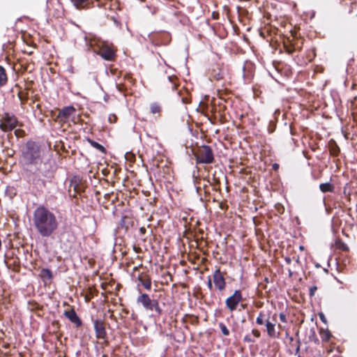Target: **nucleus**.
Here are the masks:
<instances>
[{"label": "nucleus", "mask_w": 357, "mask_h": 357, "mask_svg": "<svg viewBox=\"0 0 357 357\" xmlns=\"http://www.w3.org/2000/svg\"><path fill=\"white\" fill-rule=\"evenodd\" d=\"M32 220L36 231L43 238L52 236L59 225L56 215L44 205L36 208Z\"/></svg>", "instance_id": "obj_1"}, {"label": "nucleus", "mask_w": 357, "mask_h": 357, "mask_svg": "<svg viewBox=\"0 0 357 357\" xmlns=\"http://www.w3.org/2000/svg\"><path fill=\"white\" fill-rule=\"evenodd\" d=\"M20 162L24 169L29 171L32 165H38L42 162L40 146L33 141H28L22 150Z\"/></svg>", "instance_id": "obj_2"}, {"label": "nucleus", "mask_w": 357, "mask_h": 357, "mask_svg": "<svg viewBox=\"0 0 357 357\" xmlns=\"http://www.w3.org/2000/svg\"><path fill=\"white\" fill-rule=\"evenodd\" d=\"M89 49L104 60L114 61L117 57V48L113 43L97 38H91L88 41Z\"/></svg>", "instance_id": "obj_3"}, {"label": "nucleus", "mask_w": 357, "mask_h": 357, "mask_svg": "<svg viewBox=\"0 0 357 357\" xmlns=\"http://www.w3.org/2000/svg\"><path fill=\"white\" fill-rule=\"evenodd\" d=\"M136 302L146 310L155 311L158 316L162 314V310L158 301L151 298L150 296L146 293H141L139 291V295L137 297Z\"/></svg>", "instance_id": "obj_4"}, {"label": "nucleus", "mask_w": 357, "mask_h": 357, "mask_svg": "<svg viewBox=\"0 0 357 357\" xmlns=\"http://www.w3.org/2000/svg\"><path fill=\"white\" fill-rule=\"evenodd\" d=\"M76 109L74 106L63 107L59 110L56 115V120L62 125L68 123L70 121L76 124L79 119V116H76Z\"/></svg>", "instance_id": "obj_5"}, {"label": "nucleus", "mask_w": 357, "mask_h": 357, "mask_svg": "<svg viewBox=\"0 0 357 357\" xmlns=\"http://www.w3.org/2000/svg\"><path fill=\"white\" fill-rule=\"evenodd\" d=\"M197 164H211L214 162V154L211 146L203 145L194 153Z\"/></svg>", "instance_id": "obj_6"}, {"label": "nucleus", "mask_w": 357, "mask_h": 357, "mask_svg": "<svg viewBox=\"0 0 357 357\" xmlns=\"http://www.w3.org/2000/svg\"><path fill=\"white\" fill-rule=\"evenodd\" d=\"M22 125L19 123L17 118L10 113H4L0 119V129L5 132H10L17 126H22Z\"/></svg>", "instance_id": "obj_7"}, {"label": "nucleus", "mask_w": 357, "mask_h": 357, "mask_svg": "<svg viewBox=\"0 0 357 357\" xmlns=\"http://www.w3.org/2000/svg\"><path fill=\"white\" fill-rule=\"evenodd\" d=\"M243 301L241 290H235L234 294L225 300L226 307L232 312L236 310L238 304Z\"/></svg>", "instance_id": "obj_8"}, {"label": "nucleus", "mask_w": 357, "mask_h": 357, "mask_svg": "<svg viewBox=\"0 0 357 357\" xmlns=\"http://www.w3.org/2000/svg\"><path fill=\"white\" fill-rule=\"evenodd\" d=\"M226 272H222L220 267H217L213 273V282L215 289L223 291L227 286L225 275Z\"/></svg>", "instance_id": "obj_9"}, {"label": "nucleus", "mask_w": 357, "mask_h": 357, "mask_svg": "<svg viewBox=\"0 0 357 357\" xmlns=\"http://www.w3.org/2000/svg\"><path fill=\"white\" fill-rule=\"evenodd\" d=\"M93 324L96 333V337L98 340H103L105 344H107V333L104 320L96 319L93 320Z\"/></svg>", "instance_id": "obj_10"}, {"label": "nucleus", "mask_w": 357, "mask_h": 357, "mask_svg": "<svg viewBox=\"0 0 357 357\" xmlns=\"http://www.w3.org/2000/svg\"><path fill=\"white\" fill-rule=\"evenodd\" d=\"M135 83L132 77L130 74H126L123 78H119L116 82V87L118 91L124 94L128 93V89Z\"/></svg>", "instance_id": "obj_11"}, {"label": "nucleus", "mask_w": 357, "mask_h": 357, "mask_svg": "<svg viewBox=\"0 0 357 357\" xmlns=\"http://www.w3.org/2000/svg\"><path fill=\"white\" fill-rule=\"evenodd\" d=\"M64 305H66L68 307H70L68 310H66L63 312V315L65 317H66L70 321L71 323H73L75 327L79 328L82 325V321L79 318V317L76 313L74 307L73 306H70V305L67 303H64Z\"/></svg>", "instance_id": "obj_12"}, {"label": "nucleus", "mask_w": 357, "mask_h": 357, "mask_svg": "<svg viewBox=\"0 0 357 357\" xmlns=\"http://www.w3.org/2000/svg\"><path fill=\"white\" fill-rule=\"evenodd\" d=\"M98 7L103 8L105 10L116 11L119 9V4L117 0H95Z\"/></svg>", "instance_id": "obj_13"}, {"label": "nucleus", "mask_w": 357, "mask_h": 357, "mask_svg": "<svg viewBox=\"0 0 357 357\" xmlns=\"http://www.w3.org/2000/svg\"><path fill=\"white\" fill-rule=\"evenodd\" d=\"M202 179L199 177H195L194 180V183L197 190V192L199 194L202 193V191L203 190L205 195L210 194L209 191V186L208 184L211 185V183L208 180L206 181L205 179L203 180L204 183L202 185L201 183Z\"/></svg>", "instance_id": "obj_14"}, {"label": "nucleus", "mask_w": 357, "mask_h": 357, "mask_svg": "<svg viewBox=\"0 0 357 357\" xmlns=\"http://www.w3.org/2000/svg\"><path fill=\"white\" fill-rule=\"evenodd\" d=\"M349 264V258L344 255L342 254H340L337 258H336V269L339 273H343L344 270L346 269L347 266Z\"/></svg>", "instance_id": "obj_15"}, {"label": "nucleus", "mask_w": 357, "mask_h": 357, "mask_svg": "<svg viewBox=\"0 0 357 357\" xmlns=\"http://www.w3.org/2000/svg\"><path fill=\"white\" fill-rule=\"evenodd\" d=\"M39 276L45 285H50L52 282L53 274L49 268H42Z\"/></svg>", "instance_id": "obj_16"}, {"label": "nucleus", "mask_w": 357, "mask_h": 357, "mask_svg": "<svg viewBox=\"0 0 357 357\" xmlns=\"http://www.w3.org/2000/svg\"><path fill=\"white\" fill-rule=\"evenodd\" d=\"M137 280L146 290L151 289V278L146 273L139 274Z\"/></svg>", "instance_id": "obj_17"}, {"label": "nucleus", "mask_w": 357, "mask_h": 357, "mask_svg": "<svg viewBox=\"0 0 357 357\" xmlns=\"http://www.w3.org/2000/svg\"><path fill=\"white\" fill-rule=\"evenodd\" d=\"M211 76L218 81L221 80L224 78L225 72L218 64H215L211 70Z\"/></svg>", "instance_id": "obj_18"}, {"label": "nucleus", "mask_w": 357, "mask_h": 357, "mask_svg": "<svg viewBox=\"0 0 357 357\" xmlns=\"http://www.w3.org/2000/svg\"><path fill=\"white\" fill-rule=\"evenodd\" d=\"M290 341V349L289 351L291 354H294L295 356H298V357H301L299 355L300 353V347H301V340L298 339L297 340H294V337H291L289 338Z\"/></svg>", "instance_id": "obj_19"}, {"label": "nucleus", "mask_w": 357, "mask_h": 357, "mask_svg": "<svg viewBox=\"0 0 357 357\" xmlns=\"http://www.w3.org/2000/svg\"><path fill=\"white\" fill-rule=\"evenodd\" d=\"M267 335L271 338H275L276 337L275 324L271 321H266L265 324Z\"/></svg>", "instance_id": "obj_20"}, {"label": "nucleus", "mask_w": 357, "mask_h": 357, "mask_svg": "<svg viewBox=\"0 0 357 357\" xmlns=\"http://www.w3.org/2000/svg\"><path fill=\"white\" fill-rule=\"evenodd\" d=\"M270 320L269 314H266L264 311H260L257 319L256 324L257 325L261 326L268 321Z\"/></svg>", "instance_id": "obj_21"}, {"label": "nucleus", "mask_w": 357, "mask_h": 357, "mask_svg": "<svg viewBox=\"0 0 357 357\" xmlns=\"http://www.w3.org/2000/svg\"><path fill=\"white\" fill-rule=\"evenodd\" d=\"M162 110V106L158 102H153L150 105V112L153 115H157V116H160Z\"/></svg>", "instance_id": "obj_22"}, {"label": "nucleus", "mask_w": 357, "mask_h": 357, "mask_svg": "<svg viewBox=\"0 0 357 357\" xmlns=\"http://www.w3.org/2000/svg\"><path fill=\"white\" fill-rule=\"evenodd\" d=\"M328 146L331 155L335 157L337 156L340 149L336 142L334 140H331L329 142Z\"/></svg>", "instance_id": "obj_23"}, {"label": "nucleus", "mask_w": 357, "mask_h": 357, "mask_svg": "<svg viewBox=\"0 0 357 357\" xmlns=\"http://www.w3.org/2000/svg\"><path fill=\"white\" fill-rule=\"evenodd\" d=\"M335 248L344 252H349V246L340 238L335 241Z\"/></svg>", "instance_id": "obj_24"}, {"label": "nucleus", "mask_w": 357, "mask_h": 357, "mask_svg": "<svg viewBox=\"0 0 357 357\" xmlns=\"http://www.w3.org/2000/svg\"><path fill=\"white\" fill-rule=\"evenodd\" d=\"M319 189L324 193L333 192L335 186L331 183H323L319 185Z\"/></svg>", "instance_id": "obj_25"}, {"label": "nucleus", "mask_w": 357, "mask_h": 357, "mask_svg": "<svg viewBox=\"0 0 357 357\" xmlns=\"http://www.w3.org/2000/svg\"><path fill=\"white\" fill-rule=\"evenodd\" d=\"M8 82V75L6 69L0 65V87L5 86Z\"/></svg>", "instance_id": "obj_26"}, {"label": "nucleus", "mask_w": 357, "mask_h": 357, "mask_svg": "<svg viewBox=\"0 0 357 357\" xmlns=\"http://www.w3.org/2000/svg\"><path fill=\"white\" fill-rule=\"evenodd\" d=\"M319 335L321 340L325 342H329L332 337L331 333L328 329L321 328L319 330Z\"/></svg>", "instance_id": "obj_27"}, {"label": "nucleus", "mask_w": 357, "mask_h": 357, "mask_svg": "<svg viewBox=\"0 0 357 357\" xmlns=\"http://www.w3.org/2000/svg\"><path fill=\"white\" fill-rule=\"evenodd\" d=\"M87 141L91 146L96 149L102 153H106V149L102 144L91 139H88Z\"/></svg>", "instance_id": "obj_28"}, {"label": "nucleus", "mask_w": 357, "mask_h": 357, "mask_svg": "<svg viewBox=\"0 0 357 357\" xmlns=\"http://www.w3.org/2000/svg\"><path fill=\"white\" fill-rule=\"evenodd\" d=\"M70 187H73L75 191V194L73 195L74 197H76L77 193L79 194L83 192V186L81 184L77 183L76 179L71 181Z\"/></svg>", "instance_id": "obj_29"}, {"label": "nucleus", "mask_w": 357, "mask_h": 357, "mask_svg": "<svg viewBox=\"0 0 357 357\" xmlns=\"http://www.w3.org/2000/svg\"><path fill=\"white\" fill-rule=\"evenodd\" d=\"M89 0H71L77 8H84L89 3Z\"/></svg>", "instance_id": "obj_30"}, {"label": "nucleus", "mask_w": 357, "mask_h": 357, "mask_svg": "<svg viewBox=\"0 0 357 357\" xmlns=\"http://www.w3.org/2000/svg\"><path fill=\"white\" fill-rule=\"evenodd\" d=\"M97 293L98 291L96 290L89 288L85 296V301L89 302L91 299L94 296V295L96 294Z\"/></svg>", "instance_id": "obj_31"}, {"label": "nucleus", "mask_w": 357, "mask_h": 357, "mask_svg": "<svg viewBox=\"0 0 357 357\" xmlns=\"http://www.w3.org/2000/svg\"><path fill=\"white\" fill-rule=\"evenodd\" d=\"M349 13L352 14L354 11L357 10V0H351L349 1Z\"/></svg>", "instance_id": "obj_32"}, {"label": "nucleus", "mask_w": 357, "mask_h": 357, "mask_svg": "<svg viewBox=\"0 0 357 357\" xmlns=\"http://www.w3.org/2000/svg\"><path fill=\"white\" fill-rule=\"evenodd\" d=\"M17 97L21 101V104L24 105L28 100V93H23L22 91H20L17 93Z\"/></svg>", "instance_id": "obj_33"}, {"label": "nucleus", "mask_w": 357, "mask_h": 357, "mask_svg": "<svg viewBox=\"0 0 357 357\" xmlns=\"http://www.w3.org/2000/svg\"><path fill=\"white\" fill-rule=\"evenodd\" d=\"M218 326H219V328L224 336L229 335V334H230L229 330L227 328V327L226 326V325L224 323L220 322L218 324Z\"/></svg>", "instance_id": "obj_34"}, {"label": "nucleus", "mask_w": 357, "mask_h": 357, "mask_svg": "<svg viewBox=\"0 0 357 357\" xmlns=\"http://www.w3.org/2000/svg\"><path fill=\"white\" fill-rule=\"evenodd\" d=\"M243 77L246 82L250 81L253 77L252 72L251 70H248V72L247 73H246V67H244L243 68Z\"/></svg>", "instance_id": "obj_35"}, {"label": "nucleus", "mask_w": 357, "mask_h": 357, "mask_svg": "<svg viewBox=\"0 0 357 357\" xmlns=\"http://www.w3.org/2000/svg\"><path fill=\"white\" fill-rule=\"evenodd\" d=\"M176 79V77H170V76L168 77V80H169V83L171 84V88L172 90L176 89V84L175 82Z\"/></svg>", "instance_id": "obj_36"}, {"label": "nucleus", "mask_w": 357, "mask_h": 357, "mask_svg": "<svg viewBox=\"0 0 357 357\" xmlns=\"http://www.w3.org/2000/svg\"><path fill=\"white\" fill-rule=\"evenodd\" d=\"M15 135L17 137H24L26 135V132L22 129H16L15 130Z\"/></svg>", "instance_id": "obj_37"}, {"label": "nucleus", "mask_w": 357, "mask_h": 357, "mask_svg": "<svg viewBox=\"0 0 357 357\" xmlns=\"http://www.w3.org/2000/svg\"><path fill=\"white\" fill-rule=\"evenodd\" d=\"M118 117L114 114H110L108 116V121L111 123H114L117 121Z\"/></svg>", "instance_id": "obj_38"}, {"label": "nucleus", "mask_w": 357, "mask_h": 357, "mask_svg": "<svg viewBox=\"0 0 357 357\" xmlns=\"http://www.w3.org/2000/svg\"><path fill=\"white\" fill-rule=\"evenodd\" d=\"M350 23L352 26L357 27V13L351 17Z\"/></svg>", "instance_id": "obj_39"}, {"label": "nucleus", "mask_w": 357, "mask_h": 357, "mask_svg": "<svg viewBox=\"0 0 357 357\" xmlns=\"http://www.w3.org/2000/svg\"><path fill=\"white\" fill-rule=\"evenodd\" d=\"M317 287L316 285L312 286L309 289V296L310 298L313 297L315 295V292L317 290Z\"/></svg>", "instance_id": "obj_40"}, {"label": "nucleus", "mask_w": 357, "mask_h": 357, "mask_svg": "<svg viewBox=\"0 0 357 357\" xmlns=\"http://www.w3.org/2000/svg\"><path fill=\"white\" fill-rule=\"evenodd\" d=\"M284 47L286 49V51L287 52V53L289 54H293L295 51V48L292 46H287V45H284Z\"/></svg>", "instance_id": "obj_41"}, {"label": "nucleus", "mask_w": 357, "mask_h": 357, "mask_svg": "<svg viewBox=\"0 0 357 357\" xmlns=\"http://www.w3.org/2000/svg\"><path fill=\"white\" fill-rule=\"evenodd\" d=\"M211 185H212V190H214V191H218L220 190V187L218 186L219 185V181H215V183H211Z\"/></svg>", "instance_id": "obj_42"}, {"label": "nucleus", "mask_w": 357, "mask_h": 357, "mask_svg": "<svg viewBox=\"0 0 357 357\" xmlns=\"http://www.w3.org/2000/svg\"><path fill=\"white\" fill-rule=\"evenodd\" d=\"M252 335H253L255 337H257V338H259V337H261V333H260V331H259V330H257V329H252Z\"/></svg>", "instance_id": "obj_43"}, {"label": "nucleus", "mask_w": 357, "mask_h": 357, "mask_svg": "<svg viewBox=\"0 0 357 357\" xmlns=\"http://www.w3.org/2000/svg\"><path fill=\"white\" fill-rule=\"evenodd\" d=\"M280 319L283 323L287 322L286 314L282 312L280 314Z\"/></svg>", "instance_id": "obj_44"}, {"label": "nucleus", "mask_w": 357, "mask_h": 357, "mask_svg": "<svg viewBox=\"0 0 357 357\" xmlns=\"http://www.w3.org/2000/svg\"><path fill=\"white\" fill-rule=\"evenodd\" d=\"M244 342H254L255 340L252 339V337L250 335H245L243 338Z\"/></svg>", "instance_id": "obj_45"}, {"label": "nucleus", "mask_w": 357, "mask_h": 357, "mask_svg": "<svg viewBox=\"0 0 357 357\" xmlns=\"http://www.w3.org/2000/svg\"><path fill=\"white\" fill-rule=\"evenodd\" d=\"M207 287L210 290L213 289V283L212 280L210 277H208V282H207Z\"/></svg>", "instance_id": "obj_46"}, {"label": "nucleus", "mask_w": 357, "mask_h": 357, "mask_svg": "<svg viewBox=\"0 0 357 357\" xmlns=\"http://www.w3.org/2000/svg\"><path fill=\"white\" fill-rule=\"evenodd\" d=\"M319 318L323 322H326L325 317L322 313L319 314Z\"/></svg>", "instance_id": "obj_47"}, {"label": "nucleus", "mask_w": 357, "mask_h": 357, "mask_svg": "<svg viewBox=\"0 0 357 357\" xmlns=\"http://www.w3.org/2000/svg\"><path fill=\"white\" fill-rule=\"evenodd\" d=\"M218 15H219V14L218 13H215V12H213V14H212V16H213V19H218Z\"/></svg>", "instance_id": "obj_48"}, {"label": "nucleus", "mask_w": 357, "mask_h": 357, "mask_svg": "<svg viewBox=\"0 0 357 357\" xmlns=\"http://www.w3.org/2000/svg\"><path fill=\"white\" fill-rule=\"evenodd\" d=\"M146 229H145L144 227H141V228L139 229V231H140V233H141L142 234H144L146 233Z\"/></svg>", "instance_id": "obj_49"}, {"label": "nucleus", "mask_w": 357, "mask_h": 357, "mask_svg": "<svg viewBox=\"0 0 357 357\" xmlns=\"http://www.w3.org/2000/svg\"><path fill=\"white\" fill-rule=\"evenodd\" d=\"M279 168V165L277 163H275L273 165V169L275 170H277Z\"/></svg>", "instance_id": "obj_50"}, {"label": "nucleus", "mask_w": 357, "mask_h": 357, "mask_svg": "<svg viewBox=\"0 0 357 357\" xmlns=\"http://www.w3.org/2000/svg\"><path fill=\"white\" fill-rule=\"evenodd\" d=\"M285 261L287 262V264H290L291 261V259L289 257H286L285 258Z\"/></svg>", "instance_id": "obj_51"}, {"label": "nucleus", "mask_w": 357, "mask_h": 357, "mask_svg": "<svg viewBox=\"0 0 357 357\" xmlns=\"http://www.w3.org/2000/svg\"><path fill=\"white\" fill-rule=\"evenodd\" d=\"M162 34L164 36H165V37H166L167 40H168L169 35H168V33H166V32H163V33H162Z\"/></svg>", "instance_id": "obj_52"}, {"label": "nucleus", "mask_w": 357, "mask_h": 357, "mask_svg": "<svg viewBox=\"0 0 357 357\" xmlns=\"http://www.w3.org/2000/svg\"><path fill=\"white\" fill-rule=\"evenodd\" d=\"M182 100H183V102H184V103H188L189 102V101L188 100L187 98H182Z\"/></svg>", "instance_id": "obj_53"}, {"label": "nucleus", "mask_w": 357, "mask_h": 357, "mask_svg": "<svg viewBox=\"0 0 357 357\" xmlns=\"http://www.w3.org/2000/svg\"><path fill=\"white\" fill-rule=\"evenodd\" d=\"M311 52H312V54H313V57H314V56H316L315 50H314V49H313V50H311Z\"/></svg>", "instance_id": "obj_54"}, {"label": "nucleus", "mask_w": 357, "mask_h": 357, "mask_svg": "<svg viewBox=\"0 0 357 357\" xmlns=\"http://www.w3.org/2000/svg\"><path fill=\"white\" fill-rule=\"evenodd\" d=\"M295 261L296 263L299 264L300 263V259H299V257H297L296 259H295Z\"/></svg>", "instance_id": "obj_55"}, {"label": "nucleus", "mask_w": 357, "mask_h": 357, "mask_svg": "<svg viewBox=\"0 0 357 357\" xmlns=\"http://www.w3.org/2000/svg\"><path fill=\"white\" fill-rule=\"evenodd\" d=\"M158 35H159V33H155V34H153L152 37H153V38H155Z\"/></svg>", "instance_id": "obj_56"}, {"label": "nucleus", "mask_w": 357, "mask_h": 357, "mask_svg": "<svg viewBox=\"0 0 357 357\" xmlns=\"http://www.w3.org/2000/svg\"><path fill=\"white\" fill-rule=\"evenodd\" d=\"M41 181V182H42V183H43V185H45V181H44V180H40V179H38V181Z\"/></svg>", "instance_id": "obj_57"}, {"label": "nucleus", "mask_w": 357, "mask_h": 357, "mask_svg": "<svg viewBox=\"0 0 357 357\" xmlns=\"http://www.w3.org/2000/svg\"><path fill=\"white\" fill-rule=\"evenodd\" d=\"M299 249L301 250H304V246L303 245H300Z\"/></svg>", "instance_id": "obj_58"}, {"label": "nucleus", "mask_w": 357, "mask_h": 357, "mask_svg": "<svg viewBox=\"0 0 357 357\" xmlns=\"http://www.w3.org/2000/svg\"><path fill=\"white\" fill-rule=\"evenodd\" d=\"M32 183H33V184H36V179H35V178H33V179Z\"/></svg>", "instance_id": "obj_59"}, {"label": "nucleus", "mask_w": 357, "mask_h": 357, "mask_svg": "<svg viewBox=\"0 0 357 357\" xmlns=\"http://www.w3.org/2000/svg\"><path fill=\"white\" fill-rule=\"evenodd\" d=\"M245 306H246V305L241 304V307H242L243 308H245Z\"/></svg>", "instance_id": "obj_60"}, {"label": "nucleus", "mask_w": 357, "mask_h": 357, "mask_svg": "<svg viewBox=\"0 0 357 357\" xmlns=\"http://www.w3.org/2000/svg\"><path fill=\"white\" fill-rule=\"evenodd\" d=\"M276 316V314H274L273 317V320L275 321V317Z\"/></svg>", "instance_id": "obj_61"}]
</instances>
